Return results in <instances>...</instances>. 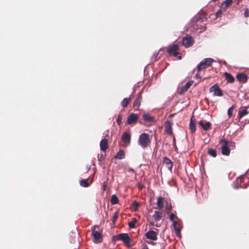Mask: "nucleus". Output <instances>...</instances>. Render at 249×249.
I'll use <instances>...</instances> for the list:
<instances>
[{"mask_svg": "<svg viewBox=\"0 0 249 249\" xmlns=\"http://www.w3.org/2000/svg\"><path fill=\"white\" fill-rule=\"evenodd\" d=\"M169 218H170V220L171 221H172V222L175 221H176V220L178 219L177 215L173 213H172L170 214V215L169 216Z\"/></svg>", "mask_w": 249, "mask_h": 249, "instance_id": "nucleus-30", "label": "nucleus"}, {"mask_svg": "<svg viewBox=\"0 0 249 249\" xmlns=\"http://www.w3.org/2000/svg\"><path fill=\"white\" fill-rule=\"evenodd\" d=\"M137 220L136 218H133L132 220L128 222V226L130 228H134L135 227V224Z\"/></svg>", "mask_w": 249, "mask_h": 249, "instance_id": "nucleus-24", "label": "nucleus"}, {"mask_svg": "<svg viewBox=\"0 0 249 249\" xmlns=\"http://www.w3.org/2000/svg\"><path fill=\"white\" fill-rule=\"evenodd\" d=\"M230 5H231L229 4L228 3H226L225 1H224L221 5V9L226 10V9Z\"/></svg>", "mask_w": 249, "mask_h": 249, "instance_id": "nucleus-31", "label": "nucleus"}, {"mask_svg": "<svg viewBox=\"0 0 249 249\" xmlns=\"http://www.w3.org/2000/svg\"><path fill=\"white\" fill-rule=\"evenodd\" d=\"M166 210L167 211H170L172 209V205L171 203H167L166 207H165Z\"/></svg>", "mask_w": 249, "mask_h": 249, "instance_id": "nucleus-36", "label": "nucleus"}, {"mask_svg": "<svg viewBox=\"0 0 249 249\" xmlns=\"http://www.w3.org/2000/svg\"><path fill=\"white\" fill-rule=\"evenodd\" d=\"M247 108H244L240 111L239 113V116L240 118H242L248 114Z\"/></svg>", "mask_w": 249, "mask_h": 249, "instance_id": "nucleus-27", "label": "nucleus"}, {"mask_svg": "<svg viewBox=\"0 0 249 249\" xmlns=\"http://www.w3.org/2000/svg\"><path fill=\"white\" fill-rule=\"evenodd\" d=\"M117 217H118V213L117 212H116L115 214L114 215L113 217V218H112V221L115 222V221L116 220L117 218Z\"/></svg>", "mask_w": 249, "mask_h": 249, "instance_id": "nucleus-42", "label": "nucleus"}, {"mask_svg": "<svg viewBox=\"0 0 249 249\" xmlns=\"http://www.w3.org/2000/svg\"><path fill=\"white\" fill-rule=\"evenodd\" d=\"M237 79L240 82L245 83L248 80V76L244 73H239L236 75Z\"/></svg>", "mask_w": 249, "mask_h": 249, "instance_id": "nucleus-14", "label": "nucleus"}, {"mask_svg": "<svg viewBox=\"0 0 249 249\" xmlns=\"http://www.w3.org/2000/svg\"><path fill=\"white\" fill-rule=\"evenodd\" d=\"M220 142H224V144L222 146L221 148L222 154L225 156H229L230 153V150L229 147L228 146V141L225 140H221Z\"/></svg>", "mask_w": 249, "mask_h": 249, "instance_id": "nucleus-11", "label": "nucleus"}, {"mask_svg": "<svg viewBox=\"0 0 249 249\" xmlns=\"http://www.w3.org/2000/svg\"><path fill=\"white\" fill-rule=\"evenodd\" d=\"M115 158L120 160L124 159L125 154L124 151L123 150H120L119 152L117 153V154L115 155Z\"/></svg>", "mask_w": 249, "mask_h": 249, "instance_id": "nucleus-22", "label": "nucleus"}, {"mask_svg": "<svg viewBox=\"0 0 249 249\" xmlns=\"http://www.w3.org/2000/svg\"><path fill=\"white\" fill-rule=\"evenodd\" d=\"M234 108V106H232L231 107H230L228 109V114L230 117H231L232 115V113H233Z\"/></svg>", "mask_w": 249, "mask_h": 249, "instance_id": "nucleus-32", "label": "nucleus"}, {"mask_svg": "<svg viewBox=\"0 0 249 249\" xmlns=\"http://www.w3.org/2000/svg\"><path fill=\"white\" fill-rule=\"evenodd\" d=\"M122 116L121 115H119L118 116V118L117 119V122L118 124H121L122 123Z\"/></svg>", "mask_w": 249, "mask_h": 249, "instance_id": "nucleus-35", "label": "nucleus"}, {"mask_svg": "<svg viewBox=\"0 0 249 249\" xmlns=\"http://www.w3.org/2000/svg\"><path fill=\"white\" fill-rule=\"evenodd\" d=\"M201 126L204 130L207 131L210 128L211 125H201Z\"/></svg>", "mask_w": 249, "mask_h": 249, "instance_id": "nucleus-40", "label": "nucleus"}, {"mask_svg": "<svg viewBox=\"0 0 249 249\" xmlns=\"http://www.w3.org/2000/svg\"><path fill=\"white\" fill-rule=\"evenodd\" d=\"M95 226L92 229V235L94 239V242L96 243H101L102 241L103 237L101 233L95 230Z\"/></svg>", "mask_w": 249, "mask_h": 249, "instance_id": "nucleus-6", "label": "nucleus"}, {"mask_svg": "<svg viewBox=\"0 0 249 249\" xmlns=\"http://www.w3.org/2000/svg\"><path fill=\"white\" fill-rule=\"evenodd\" d=\"M142 249H148V248L147 247V246H145L144 247H143V248H142Z\"/></svg>", "mask_w": 249, "mask_h": 249, "instance_id": "nucleus-51", "label": "nucleus"}, {"mask_svg": "<svg viewBox=\"0 0 249 249\" xmlns=\"http://www.w3.org/2000/svg\"><path fill=\"white\" fill-rule=\"evenodd\" d=\"M138 187H139V189H142V187H143V185H142L141 184H140L139 185Z\"/></svg>", "mask_w": 249, "mask_h": 249, "instance_id": "nucleus-49", "label": "nucleus"}, {"mask_svg": "<svg viewBox=\"0 0 249 249\" xmlns=\"http://www.w3.org/2000/svg\"><path fill=\"white\" fill-rule=\"evenodd\" d=\"M80 184L81 186L84 187H87L89 186V183L88 182L87 179H82L80 180Z\"/></svg>", "mask_w": 249, "mask_h": 249, "instance_id": "nucleus-26", "label": "nucleus"}, {"mask_svg": "<svg viewBox=\"0 0 249 249\" xmlns=\"http://www.w3.org/2000/svg\"><path fill=\"white\" fill-rule=\"evenodd\" d=\"M195 76H196V78H197V79L201 78V76L200 75V74L199 73H196Z\"/></svg>", "mask_w": 249, "mask_h": 249, "instance_id": "nucleus-45", "label": "nucleus"}, {"mask_svg": "<svg viewBox=\"0 0 249 249\" xmlns=\"http://www.w3.org/2000/svg\"><path fill=\"white\" fill-rule=\"evenodd\" d=\"M228 146L229 147H235V143L234 142H229L228 141Z\"/></svg>", "mask_w": 249, "mask_h": 249, "instance_id": "nucleus-37", "label": "nucleus"}, {"mask_svg": "<svg viewBox=\"0 0 249 249\" xmlns=\"http://www.w3.org/2000/svg\"><path fill=\"white\" fill-rule=\"evenodd\" d=\"M114 241L121 240L128 248L133 246L132 239L129 237L128 233H120L113 237Z\"/></svg>", "mask_w": 249, "mask_h": 249, "instance_id": "nucleus-1", "label": "nucleus"}, {"mask_svg": "<svg viewBox=\"0 0 249 249\" xmlns=\"http://www.w3.org/2000/svg\"><path fill=\"white\" fill-rule=\"evenodd\" d=\"M213 62V60L212 58H205L197 66L198 72H199L201 71L204 70L208 67L211 66Z\"/></svg>", "mask_w": 249, "mask_h": 249, "instance_id": "nucleus-4", "label": "nucleus"}, {"mask_svg": "<svg viewBox=\"0 0 249 249\" xmlns=\"http://www.w3.org/2000/svg\"><path fill=\"white\" fill-rule=\"evenodd\" d=\"M172 125H166L165 132L168 135H171L172 133Z\"/></svg>", "mask_w": 249, "mask_h": 249, "instance_id": "nucleus-29", "label": "nucleus"}, {"mask_svg": "<svg viewBox=\"0 0 249 249\" xmlns=\"http://www.w3.org/2000/svg\"><path fill=\"white\" fill-rule=\"evenodd\" d=\"M142 100V92L140 91L137 94V97L135 99L133 103V107L135 110H138L141 105V100Z\"/></svg>", "mask_w": 249, "mask_h": 249, "instance_id": "nucleus-9", "label": "nucleus"}, {"mask_svg": "<svg viewBox=\"0 0 249 249\" xmlns=\"http://www.w3.org/2000/svg\"><path fill=\"white\" fill-rule=\"evenodd\" d=\"M163 162L165 164L168 169L172 172V166H173V162L167 157H165L163 158Z\"/></svg>", "mask_w": 249, "mask_h": 249, "instance_id": "nucleus-16", "label": "nucleus"}, {"mask_svg": "<svg viewBox=\"0 0 249 249\" xmlns=\"http://www.w3.org/2000/svg\"><path fill=\"white\" fill-rule=\"evenodd\" d=\"M153 217L155 221H160L162 217V213L159 211H155Z\"/></svg>", "mask_w": 249, "mask_h": 249, "instance_id": "nucleus-20", "label": "nucleus"}, {"mask_svg": "<svg viewBox=\"0 0 249 249\" xmlns=\"http://www.w3.org/2000/svg\"><path fill=\"white\" fill-rule=\"evenodd\" d=\"M209 91L210 92L213 93L214 96H222L223 95L222 90L220 89L217 84H215L211 87L209 89Z\"/></svg>", "mask_w": 249, "mask_h": 249, "instance_id": "nucleus-5", "label": "nucleus"}, {"mask_svg": "<svg viewBox=\"0 0 249 249\" xmlns=\"http://www.w3.org/2000/svg\"><path fill=\"white\" fill-rule=\"evenodd\" d=\"M176 234L179 233L181 231V226L177 221L173 222Z\"/></svg>", "mask_w": 249, "mask_h": 249, "instance_id": "nucleus-21", "label": "nucleus"}, {"mask_svg": "<svg viewBox=\"0 0 249 249\" xmlns=\"http://www.w3.org/2000/svg\"><path fill=\"white\" fill-rule=\"evenodd\" d=\"M172 123L170 122V121H167L166 123H165V124H169V125H170V124H172Z\"/></svg>", "mask_w": 249, "mask_h": 249, "instance_id": "nucleus-50", "label": "nucleus"}, {"mask_svg": "<svg viewBox=\"0 0 249 249\" xmlns=\"http://www.w3.org/2000/svg\"><path fill=\"white\" fill-rule=\"evenodd\" d=\"M225 80L228 83H232L234 82V77L230 73L226 72L224 74Z\"/></svg>", "mask_w": 249, "mask_h": 249, "instance_id": "nucleus-18", "label": "nucleus"}, {"mask_svg": "<svg viewBox=\"0 0 249 249\" xmlns=\"http://www.w3.org/2000/svg\"><path fill=\"white\" fill-rule=\"evenodd\" d=\"M178 50L179 46L177 44H173L168 47L167 52L170 55H173L180 60L182 58V54L178 52Z\"/></svg>", "mask_w": 249, "mask_h": 249, "instance_id": "nucleus-2", "label": "nucleus"}, {"mask_svg": "<svg viewBox=\"0 0 249 249\" xmlns=\"http://www.w3.org/2000/svg\"><path fill=\"white\" fill-rule=\"evenodd\" d=\"M208 153L210 155L213 157H215L217 155L216 150L213 149H209L208 150Z\"/></svg>", "mask_w": 249, "mask_h": 249, "instance_id": "nucleus-28", "label": "nucleus"}, {"mask_svg": "<svg viewBox=\"0 0 249 249\" xmlns=\"http://www.w3.org/2000/svg\"><path fill=\"white\" fill-rule=\"evenodd\" d=\"M107 187V185L105 182L103 184V190L105 191L106 190V188Z\"/></svg>", "mask_w": 249, "mask_h": 249, "instance_id": "nucleus-46", "label": "nucleus"}, {"mask_svg": "<svg viewBox=\"0 0 249 249\" xmlns=\"http://www.w3.org/2000/svg\"><path fill=\"white\" fill-rule=\"evenodd\" d=\"M138 116L136 114L132 113L128 116L127 123L129 124H135L138 120Z\"/></svg>", "mask_w": 249, "mask_h": 249, "instance_id": "nucleus-12", "label": "nucleus"}, {"mask_svg": "<svg viewBox=\"0 0 249 249\" xmlns=\"http://www.w3.org/2000/svg\"><path fill=\"white\" fill-rule=\"evenodd\" d=\"M100 146L101 150L105 152L108 148V140L106 139L102 140L100 143Z\"/></svg>", "mask_w": 249, "mask_h": 249, "instance_id": "nucleus-15", "label": "nucleus"}, {"mask_svg": "<svg viewBox=\"0 0 249 249\" xmlns=\"http://www.w3.org/2000/svg\"><path fill=\"white\" fill-rule=\"evenodd\" d=\"M244 16L246 18L249 17V9L248 8L246 9L244 12Z\"/></svg>", "mask_w": 249, "mask_h": 249, "instance_id": "nucleus-38", "label": "nucleus"}, {"mask_svg": "<svg viewBox=\"0 0 249 249\" xmlns=\"http://www.w3.org/2000/svg\"><path fill=\"white\" fill-rule=\"evenodd\" d=\"M159 55V52H155L154 53H153V56H152V60H154V61H156L157 60V57Z\"/></svg>", "mask_w": 249, "mask_h": 249, "instance_id": "nucleus-34", "label": "nucleus"}, {"mask_svg": "<svg viewBox=\"0 0 249 249\" xmlns=\"http://www.w3.org/2000/svg\"><path fill=\"white\" fill-rule=\"evenodd\" d=\"M151 142L149 135L146 133L141 134L138 139V143L142 148H147Z\"/></svg>", "mask_w": 249, "mask_h": 249, "instance_id": "nucleus-3", "label": "nucleus"}, {"mask_svg": "<svg viewBox=\"0 0 249 249\" xmlns=\"http://www.w3.org/2000/svg\"><path fill=\"white\" fill-rule=\"evenodd\" d=\"M196 125H189V128L192 133L195 132L196 130Z\"/></svg>", "mask_w": 249, "mask_h": 249, "instance_id": "nucleus-33", "label": "nucleus"}, {"mask_svg": "<svg viewBox=\"0 0 249 249\" xmlns=\"http://www.w3.org/2000/svg\"><path fill=\"white\" fill-rule=\"evenodd\" d=\"M182 43L185 48H188L193 45L194 39L191 36H187L182 38Z\"/></svg>", "mask_w": 249, "mask_h": 249, "instance_id": "nucleus-7", "label": "nucleus"}, {"mask_svg": "<svg viewBox=\"0 0 249 249\" xmlns=\"http://www.w3.org/2000/svg\"><path fill=\"white\" fill-rule=\"evenodd\" d=\"M164 198L161 196H159L157 198V207L156 209H159L160 210H162L164 207V203H163Z\"/></svg>", "mask_w": 249, "mask_h": 249, "instance_id": "nucleus-19", "label": "nucleus"}, {"mask_svg": "<svg viewBox=\"0 0 249 249\" xmlns=\"http://www.w3.org/2000/svg\"><path fill=\"white\" fill-rule=\"evenodd\" d=\"M222 14V10H219L216 13V16L217 18L221 16Z\"/></svg>", "mask_w": 249, "mask_h": 249, "instance_id": "nucleus-41", "label": "nucleus"}, {"mask_svg": "<svg viewBox=\"0 0 249 249\" xmlns=\"http://www.w3.org/2000/svg\"><path fill=\"white\" fill-rule=\"evenodd\" d=\"M226 3H228L229 4L231 5L232 2V0H226L224 1Z\"/></svg>", "mask_w": 249, "mask_h": 249, "instance_id": "nucleus-44", "label": "nucleus"}, {"mask_svg": "<svg viewBox=\"0 0 249 249\" xmlns=\"http://www.w3.org/2000/svg\"><path fill=\"white\" fill-rule=\"evenodd\" d=\"M119 200L115 195H112L111 198V203L113 205L118 203Z\"/></svg>", "mask_w": 249, "mask_h": 249, "instance_id": "nucleus-25", "label": "nucleus"}, {"mask_svg": "<svg viewBox=\"0 0 249 249\" xmlns=\"http://www.w3.org/2000/svg\"><path fill=\"white\" fill-rule=\"evenodd\" d=\"M102 159H104L103 155H101L100 158H99V160L101 161Z\"/></svg>", "mask_w": 249, "mask_h": 249, "instance_id": "nucleus-48", "label": "nucleus"}, {"mask_svg": "<svg viewBox=\"0 0 249 249\" xmlns=\"http://www.w3.org/2000/svg\"><path fill=\"white\" fill-rule=\"evenodd\" d=\"M142 119L147 122H151V123H155V118L150 115L148 113H144L142 115Z\"/></svg>", "mask_w": 249, "mask_h": 249, "instance_id": "nucleus-13", "label": "nucleus"}, {"mask_svg": "<svg viewBox=\"0 0 249 249\" xmlns=\"http://www.w3.org/2000/svg\"><path fill=\"white\" fill-rule=\"evenodd\" d=\"M133 205H134L135 207H138V206H139V203H138V202H134L133 203Z\"/></svg>", "mask_w": 249, "mask_h": 249, "instance_id": "nucleus-47", "label": "nucleus"}, {"mask_svg": "<svg viewBox=\"0 0 249 249\" xmlns=\"http://www.w3.org/2000/svg\"><path fill=\"white\" fill-rule=\"evenodd\" d=\"M146 238L153 241L157 240L158 239V233L155 231L152 230L148 231L145 234Z\"/></svg>", "mask_w": 249, "mask_h": 249, "instance_id": "nucleus-10", "label": "nucleus"}, {"mask_svg": "<svg viewBox=\"0 0 249 249\" xmlns=\"http://www.w3.org/2000/svg\"><path fill=\"white\" fill-rule=\"evenodd\" d=\"M189 124H195V121L193 120V116L192 117Z\"/></svg>", "mask_w": 249, "mask_h": 249, "instance_id": "nucleus-43", "label": "nucleus"}, {"mask_svg": "<svg viewBox=\"0 0 249 249\" xmlns=\"http://www.w3.org/2000/svg\"><path fill=\"white\" fill-rule=\"evenodd\" d=\"M131 99L130 97L124 98L121 102L122 106L124 108L126 107L131 101Z\"/></svg>", "mask_w": 249, "mask_h": 249, "instance_id": "nucleus-23", "label": "nucleus"}, {"mask_svg": "<svg viewBox=\"0 0 249 249\" xmlns=\"http://www.w3.org/2000/svg\"><path fill=\"white\" fill-rule=\"evenodd\" d=\"M122 140L124 142V146H127L130 143L131 135L127 132H124L122 136Z\"/></svg>", "mask_w": 249, "mask_h": 249, "instance_id": "nucleus-8", "label": "nucleus"}, {"mask_svg": "<svg viewBox=\"0 0 249 249\" xmlns=\"http://www.w3.org/2000/svg\"><path fill=\"white\" fill-rule=\"evenodd\" d=\"M240 178V179H241L242 178H244V175L241 176Z\"/></svg>", "mask_w": 249, "mask_h": 249, "instance_id": "nucleus-52", "label": "nucleus"}, {"mask_svg": "<svg viewBox=\"0 0 249 249\" xmlns=\"http://www.w3.org/2000/svg\"><path fill=\"white\" fill-rule=\"evenodd\" d=\"M198 124H211L209 122H204L203 120H201L198 122Z\"/></svg>", "mask_w": 249, "mask_h": 249, "instance_id": "nucleus-39", "label": "nucleus"}, {"mask_svg": "<svg viewBox=\"0 0 249 249\" xmlns=\"http://www.w3.org/2000/svg\"><path fill=\"white\" fill-rule=\"evenodd\" d=\"M193 81H189L188 82L178 91V93L180 95L183 94L185 92H186L191 87V86L193 84Z\"/></svg>", "mask_w": 249, "mask_h": 249, "instance_id": "nucleus-17", "label": "nucleus"}]
</instances>
